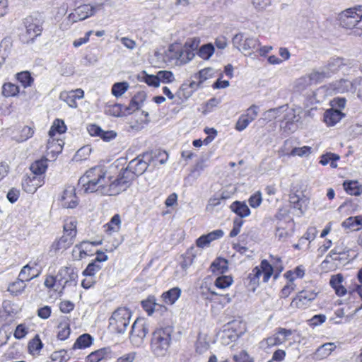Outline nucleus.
<instances>
[{"label": "nucleus", "instance_id": "nucleus-1", "mask_svg": "<svg viewBox=\"0 0 362 362\" xmlns=\"http://www.w3.org/2000/svg\"><path fill=\"white\" fill-rule=\"evenodd\" d=\"M153 157L148 153H143L132 160L126 168L122 170L118 177L111 180L107 176V171L102 166L91 168L81 176L78 187L85 193L97 192L100 195L115 196L129 187L135 177L144 174L152 161Z\"/></svg>", "mask_w": 362, "mask_h": 362}, {"label": "nucleus", "instance_id": "nucleus-2", "mask_svg": "<svg viewBox=\"0 0 362 362\" xmlns=\"http://www.w3.org/2000/svg\"><path fill=\"white\" fill-rule=\"evenodd\" d=\"M173 332V327L169 325L157 328L153 332L150 346L155 356L163 357L166 355L171 344Z\"/></svg>", "mask_w": 362, "mask_h": 362}, {"label": "nucleus", "instance_id": "nucleus-3", "mask_svg": "<svg viewBox=\"0 0 362 362\" xmlns=\"http://www.w3.org/2000/svg\"><path fill=\"white\" fill-rule=\"evenodd\" d=\"M132 312L129 309L120 307L115 310L109 319V329L112 332L122 334L129 325Z\"/></svg>", "mask_w": 362, "mask_h": 362}, {"label": "nucleus", "instance_id": "nucleus-4", "mask_svg": "<svg viewBox=\"0 0 362 362\" xmlns=\"http://www.w3.org/2000/svg\"><path fill=\"white\" fill-rule=\"evenodd\" d=\"M340 25L346 29H351L362 22V5L349 8L339 16Z\"/></svg>", "mask_w": 362, "mask_h": 362}, {"label": "nucleus", "instance_id": "nucleus-5", "mask_svg": "<svg viewBox=\"0 0 362 362\" xmlns=\"http://www.w3.org/2000/svg\"><path fill=\"white\" fill-rule=\"evenodd\" d=\"M103 4H98L95 6L83 4L74 9V12L70 13L67 18L72 23L83 21L94 15L97 10L102 9Z\"/></svg>", "mask_w": 362, "mask_h": 362}, {"label": "nucleus", "instance_id": "nucleus-6", "mask_svg": "<svg viewBox=\"0 0 362 362\" xmlns=\"http://www.w3.org/2000/svg\"><path fill=\"white\" fill-rule=\"evenodd\" d=\"M148 331V325L144 319L137 318L131 327L130 340L133 344L139 346L143 343Z\"/></svg>", "mask_w": 362, "mask_h": 362}, {"label": "nucleus", "instance_id": "nucleus-7", "mask_svg": "<svg viewBox=\"0 0 362 362\" xmlns=\"http://www.w3.org/2000/svg\"><path fill=\"white\" fill-rule=\"evenodd\" d=\"M317 293L314 290H303L291 301V308H305L316 298Z\"/></svg>", "mask_w": 362, "mask_h": 362}, {"label": "nucleus", "instance_id": "nucleus-8", "mask_svg": "<svg viewBox=\"0 0 362 362\" xmlns=\"http://www.w3.org/2000/svg\"><path fill=\"white\" fill-rule=\"evenodd\" d=\"M58 278H59V281L62 283V287L59 291V294H61L63 293L66 286L71 285V284L76 286L78 278L77 271L75 268L71 267H62L58 272Z\"/></svg>", "mask_w": 362, "mask_h": 362}, {"label": "nucleus", "instance_id": "nucleus-9", "mask_svg": "<svg viewBox=\"0 0 362 362\" xmlns=\"http://www.w3.org/2000/svg\"><path fill=\"white\" fill-rule=\"evenodd\" d=\"M24 23L26 28V33L30 37V40H28L27 42L28 43L30 41L33 42L35 37L41 35L42 31V22L40 19L29 16L25 19Z\"/></svg>", "mask_w": 362, "mask_h": 362}, {"label": "nucleus", "instance_id": "nucleus-10", "mask_svg": "<svg viewBox=\"0 0 362 362\" xmlns=\"http://www.w3.org/2000/svg\"><path fill=\"white\" fill-rule=\"evenodd\" d=\"M294 332L295 330L293 329L278 327L273 336L266 339V342L268 346H271L281 345L284 344Z\"/></svg>", "mask_w": 362, "mask_h": 362}, {"label": "nucleus", "instance_id": "nucleus-11", "mask_svg": "<svg viewBox=\"0 0 362 362\" xmlns=\"http://www.w3.org/2000/svg\"><path fill=\"white\" fill-rule=\"evenodd\" d=\"M37 263L29 262L21 269L18 276L21 279L25 282L30 281V280L35 279L40 274V270L37 269Z\"/></svg>", "mask_w": 362, "mask_h": 362}, {"label": "nucleus", "instance_id": "nucleus-12", "mask_svg": "<svg viewBox=\"0 0 362 362\" xmlns=\"http://www.w3.org/2000/svg\"><path fill=\"white\" fill-rule=\"evenodd\" d=\"M44 183L45 177L31 175L28 176L22 181V187L26 192L33 194Z\"/></svg>", "mask_w": 362, "mask_h": 362}, {"label": "nucleus", "instance_id": "nucleus-13", "mask_svg": "<svg viewBox=\"0 0 362 362\" xmlns=\"http://www.w3.org/2000/svg\"><path fill=\"white\" fill-rule=\"evenodd\" d=\"M114 353L110 347H104L91 352L86 357V362H100L103 360L111 359Z\"/></svg>", "mask_w": 362, "mask_h": 362}, {"label": "nucleus", "instance_id": "nucleus-14", "mask_svg": "<svg viewBox=\"0 0 362 362\" xmlns=\"http://www.w3.org/2000/svg\"><path fill=\"white\" fill-rule=\"evenodd\" d=\"M72 186L66 187L62 196V206L67 209H74L78 205V198Z\"/></svg>", "mask_w": 362, "mask_h": 362}, {"label": "nucleus", "instance_id": "nucleus-15", "mask_svg": "<svg viewBox=\"0 0 362 362\" xmlns=\"http://www.w3.org/2000/svg\"><path fill=\"white\" fill-rule=\"evenodd\" d=\"M74 240L75 237L64 233L59 240L53 243L52 248L55 252L62 253L74 244Z\"/></svg>", "mask_w": 362, "mask_h": 362}, {"label": "nucleus", "instance_id": "nucleus-16", "mask_svg": "<svg viewBox=\"0 0 362 362\" xmlns=\"http://www.w3.org/2000/svg\"><path fill=\"white\" fill-rule=\"evenodd\" d=\"M345 114L343 113L340 110L331 108L327 110L324 113V122L328 126H334L339 122L344 117Z\"/></svg>", "mask_w": 362, "mask_h": 362}, {"label": "nucleus", "instance_id": "nucleus-17", "mask_svg": "<svg viewBox=\"0 0 362 362\" xmlns=\"http://www.w3.org/2000/svg\"><path fill=\"white\" fill-rule=\"evenodd\" d=\"M230 209L240 219L249 216L251 214L250 208L245 202H233L230 206Z\"/></svg>", "mask_w": 362, "mask_h": 362}, {"label": "nucleus", "instance_id": "nucleus-18", "mask_svg": "<svg viewBox=\"0 0 362 362\" xmlns=\"http://www.w3.org/2000/svg\"><path fill=\"white\" fill-rule=\"evenodd\" d=\"M262 275V271L259 267H255L248 274L247 281V286L249 291L255 292L259 284V279Z\"/></svg>", "mask_w": 362, "mask_h": 362}, {"label": "nucleus", "instance_id": "nucleus-19", "mask_svg": "<svg viewBox=\"0 0 362 362\" xmlns=\"http://www.w3.org/2000/svg\"><path fill=\"white\" fill-rule=\"evenodd\" d=\"M47 162L48 159L46 158H43L33 162L30 167V170L32 172V175L45 177L44 174L45 173L48 167Z\"/></svg>", "mask_w": 362, "mask_h": 362}, {"label": "nucleus", "instance_id": "nucleus-20", "mask_svg": "<svg viewBox=\"0 0 362 362\" xmlns=\"http://www.w3.org/2000/svg\"><path fill=\"white\" fill-rule=\"evenodd\" d=\"M336 345L332 342L325 343L317 349L313 354V358L322 360L328 357L335 349Z\"/></svg>", "mask_w": 362, "mask_h": 362}, {"label": "nucleus", "instance_id": "nucleus-21", "mask_svg": "<svg viewBox=\"0 0 362 362\" xmlns=\"http://www.w3.org/2000/svg\"><path fill=\"white\" fill-rule=\"evenodd\" d=\"M341 226L352 231L358 230L362 228V215L347 218L342 222Z\"/></svg>", "mask_w": 362, "mask_h": 362}, {"label": "nucleus", "instance_id": "nucleus-22", "mask_svg": "<svg viewBox=\"0 0 362 362\" xmlns=\"http://www.w3.org/2000/svg\"><path fill=\"white\" fill-rule=\"evenodd\" d=\"M93 340L94 339L90 334H83L76 339L72 349L75 350L88 348L92 345Z\"/></svg>", "mask_w": 362, "mask_h": 362}, {"label": "nucleus", "instance_id": "nucleus-23", "mask_svg": "<svg viewBox=\"0 0 362 362\" xmlns=\"http://www.w3.org/2000/svg\"><path fill=\"white\" fill-rule=\"evenodd\" d=\"M182 291L179 287H174L162 294L163 301L169 305L174 304L180 297Z\"/></svg>", "mask_w": 362, "mask_h": 362}, {"label": "nucleus", "instance_id": "nucleus-24", "mask_svg": "<svg viewBox=\"0 0 362 362\" xmlns=\"http://www.w3.org/2000/svg\"><path fill=\"white\" fill-rule=\"evenodd\" d=\"M344 189L351 195L359 196L362 194V185L358 181L346 180L343 183Z\"/></svg>", "mask_w": 362, "mask_h": 362}, {"label": "nucleus", "instance_id": "nucleus-25", "mask_svg": "<svg viewBox=\"0 0 362 362\" xmlns=\"http://www.w3.org/2000/svg\"><path fill=\"white\" fill-rule=\"evenodd\" d=\"M355 86V80L354 81H351L347 79H341L334 84V89L337 93H342L356 89Z\"/></svg>", "mask_w": 362, "mask_h": 362}, {"label": "nucleus", "instance_id": "nucleus-26", "mask_svg": "<svg viewBox=\"0 0 362 362\" xmlns=\"http://www.w3.org/2000/svg\"><path fill=\"white\" fill-rule=\"evenodd\" d=\"M195 56V53H192L186 49L185 46H182L180 49L177 50L173 57L178 59L182 64H187L190 62Z\"/></svg>", "mask_w": 362, "mask_h": 362}, {"label": "nucleus", "instance_id": "nucleus-27", "mask_svg": "<svg viewBox=\"0 0 362 362\" xmlns=\"http://www.w3.org/2000/svg\"><path fill=\"white\" fill-rule=\"evenodd\" d=\"M228 264L226 259L218 257L212 262L210 268L212 273L224 274L228 270Z\"/></svg>", "mask_w": 362, "mask_h": 362}, {"label": "nucleus", "instance_id": "nucleus-28", "mask_svg": "<svg viewBox=\"0 0 362 362\" xmlns=\"http://www.w3.org/2000/svg\"><path fill=\"white\" fill-rule=\"evenodd\" d=\"M44 285L48 289L58 292L59 293L61 288L62 287V281H59L58 274L55 276L52 275L47 276L44 281Z\"/></svg>", "mask_w": 362, "mask_h": 362}, {"label": "nucleus", "instance_id": "nucleus-29", "mask_svg": "<svg viewBox=\"0 0 362 362\" xmlns=\"http://www.w3.org/2000/svg\"><path fill=\"white\" fill-rule=\"evenodd\" d=\"M298 121V119L297 118L294 110H291L284 116V119L281 121V127L291 130L295 128V122Z\"/></svg>", "mask_w": 362, "mask_h": 362}, {"label": "nucleus", "instance_id": "nucleus-30", "mask_svg": "<svg viewBox=\"0 0 362 362\" xmlns=\"http://www.w3.org/2000/svg\"><path fill=\"white\" fill-rule=\"evenodd\" d=\"M330 76V71H327L325 66H322L319 70L314 71L310 74V80L317 83L322 82L325 78H329Z\"/></svg>", "mask_w": 362, "mask_h": 362}, {"label": "nucleus", "instance_id": "nucleus-31", "mask_svg": "<svg viewBox=\"0 0 362 362\" xmlns=\"http://www.w3.org/2000/svg\"><path fill=\"white\" fill-rule=\"evenodd\" d=\"M344 65H346L344 59L337 57L330 59L325 67L327 71H330V75L332 76V74L336 73L342 66Z\"/></svg>", "mask_w": 362, "mask_h": 362}, {"label": "nucleus", "instance_id": "nucleus-32", "mask_svg": "<svg viewBox=\"0 0 362 362\" xmlns=\"http://www.w3.org/2000/svg\"><path fill=\"white\" fill-rule=\"evenodd\" d=\"M339 158L340 157L337 154L327 153L321 156L320 163L322 165L329 164L331 168H335L337 167V161L339 160Z\"/></svg>", "mask_w": 362, "mask_h": 362}, {"label": "nucleus", "instance_id": "nucleus-33", "mask_svg": "<svg viewBox=\"0 0 362 362\" xmlns=\"http://www.w3.org/2000/svg\"><path fill=\"white\" fill-rule=\"evenodd\" d=\"M141 306L148 315H151L153 313L154 310H156V307L157 306L163 308L165 310H167L165 306H162L156 303L154 297L153 296L148 297L147 299L142 300Z\"/></svg>", "mask_w": 362, "mask_h": 362}, {"label": "nucleus", "instance_id": "nucleus-34", "mask_svg": "<svg viewBox=\"0 0 362 362\" xmlns=\"http://www.w3.org/2000/svg\"><path fill=\"white\" fill-rule=\"evenodd\" d=\"M215 51L214 46L211 43H206L200 47L197 50V54L202 59L207 60L209 59Z\"/></svg>", "mask_w": 362, "mask_h": 362}, {"label": "nucleus", "instance_id": "nucleus-35", "mask_svg": "<svg viewBox=\"0 0 362 362\" xmlns=\"http://www.w3.org/2000/svg\"><path fill=\"white\" fill-rule=\"evenodd\" d=\"M66 131V126L64 123V122L62 119H56L53 124L52 125L49 131V136L50 137H53L56 133L58 134H63Z\"/></svg>", "mask_w": 362, "mask_h": 362}, {"label": "nucleus", "instance_id": "nucleus-36", "mask_svg": "<svg viewBox=\"0 0 362 362\" xmlns=\"http://www.w3.org/2000/svg\"><path fill=\"white\" fill-rule=\"evenodd\" d=\"M259 269L262 271V274H263V281L267 282L274 273L273 266L267 259H263L261 262Z\"/></svg>", "mask_w": 362, "mask_h": 362}, {"label": "nucleus", "instance_id": "nucleus-37", "mask_svg": "<svg viewBox=\"0 0 362 362\" xmlns=\"http://www.w3.org/2000/svg\"><path fill=\"white\" fill-rule=\"evenodd\" d=\"M124 107V105H122L121 104L115 103L112 105L108 106L105 109V112H106V114L111 115V116L117 117H122V116L127 115Z\"/></svg>", "mask_w": 362, "mask_h": 362}, {"label": "nucleus", "instance_id": "nucleus-38", "mask_svg": "<svg viewBox=\"0 0 362 362\" xmlns=\"http://www.w3.org/2000/svg\"><path fill=\"white\" fill-rule=\"evenodd\" d=\"M25 287V282L21 279L20 276H18L17 281L9 284L8 291L12 294L17 296L22 293Z\"/></svg>", "mask_w": 362, "mask_h": 362}, {"label": "nucleus", "instance_id": "nucleus-39", "mask_svg": "<svg viewBox=\"0 0 362 362\" xmlns=\"http://www.w3.org/2000/svg\"><path fill=\"white\" fill-rule=\"evenodd\" d=\"M57 338L59 340H66L70 335L71 329L69 323L66 320L61 322L58 325Z\"/></svg>", "mask_w": 362, "mask_h": 362}, {"label": "nucleus", "instance_id": "nucleus-40", "mask_svg": "<svg viewBox=\"0 0 362 362\" xmlns=\"http://www.w3.org/2000/svg\"><path fill=\"white\" fill-rule=\"evenodd\" d=\"M194 248L192 247L182 255V261L180 262V266L183 269H187L191 266L195 258V255L193 253Z\"/></svg>", "mask_w": 362, "mask_h": 362}, {"label": "nucleus", "instance_id": "nucleus-41", "mask_svg": "<svg viewBox=\"0 0 362 362\" xmlns=\"http://www.w3.org/2000/svg\"><path fill=\"white\" fill-rule=\"evenodd\" d=\"M19 93V87L11 83H6L2 87V94L5 97H14Z\"/></svg>", "mask_w": 362, "mask_h": 362}, {"label": "nucleus", "instance_id": "nucleus-42", "mask_svg": "<svg viewBox=\"0 0 362 362\" xmlns=\"http://www.w3.org/2000/svg\"><path fill=\"white\" fill-rule=\"evenodd\" d=\"M42 347L43 344L37 334L28 343L29 352L33 355L38 353Z\"/></svg>", "mask_w": 362, "mask_h": 362}, {"label": "nucleus", "instance_id": "nucleus-43", "mask_svg": "<svg viewBox=\"0 0 362 362\" xmlns=\"http://www.w3.org/2000/svg\"><path fill=\"white\" fill-rule=\"evenodd\" d=\"M233 281V278L230 276L222 275L216 278L214 285L218 288L224 289L229 287Z\"/></svg>", "mask_w": 362, "mask_h": 362}, {"label": "nucleus", "instance_id": "nucleus-44", "mask_svg": "<svg viewBox=\"0 0 362 362\" xmlns=\"http://www.w3.org/2000/svg\"><path fill=\"white\" fill-rule=\"evenodd\" d=\"M17 80L25 88L29 87L33 83V78L31 76L30 72L22 71L16 75Z\"/></svg>", "mask_w": 362, "mask_h": 362}, {"label": "nucleus", "instance_id": "nucleus-45", "mask_svg": "<svg viewBox=\"0 0 362 362\" xmlns=\"http://www.w3.org/2000/svg\"><path fill=\"white\" fill-rule=\"evenodd\" d=\"M129 84L127 82H117L113 84L112 87V93L115 97L122 95L128 89Z\"/></svg>", "mask_w": 362, "mask_h": 362}, {"label": "nucleus", "instance_id": "nucleus-46", "mask_svg": "<svg viewBox=\"0 0 362 362\" xmlns=\"http://www.w3.org/2000/svg\"><path fill=\"white\" fill-rule=\"evenodd\" d=\"M259 46V40L255 37L245 38L243 45V51H250L253 49H257Z\"/></svg>", "mask_w": 362, "mask_h": 362}, {"label": "nucleus", "instance_id": "nucleus-47", "mask_svg": "<svg viewBox=\"0 0 362 362\" xmlns=\"http://www.w3.org/2000/svg\"><path fill=\"white\" fill-rule=\"evenodd\" d=\"M59 98L67 103V105L72 108L77 107V103L76 96L71 92H62Z\"/></svg>", "mask_w": 362, "mask_h": 362}, {"label": "nucleus", "instance_id": "nucleus-48", "mask_svg": "<svg viewBox=\"0 0 362 362\" xmlns=\"http://www.w3.org/2000/svg\"><path fill=\"white\" fill-rule=\"evenodd\" d=\"M34 134V129L29 126H24L21 130L20 135L16 140L21 143L27 141L31 138Z\"/></svg>", "mask_w": 362, "mask_h": 362}, {"label": "nucleus", "instance_id": "nucleus-49", "mask_svg": "<svg viewBox=\"0 0 362 362\" xmlns=\"http://www.w3.org/2000/svg\"><path fill=\"white\" fill-rule=\"evenodd\" d=\"M86 243H88V242L83 241L80 244H77L74 246L72 252L74 259L81 260L82 258L88 255L86 251L82 249L83 245Z\"/></svg>", "mask_w": 362, "mask_h": 362}, {"label": "nucleus", "instance_id": "nucleus-50", "mask_svg": "<svg viewBox=\"0 0 362 362\" xmlns=\"http://www.w3.org/2000/svg\"><path fill=\"white\" fill-rule=\"evenodd\" d=\"M102 269V267L100 264L96 263V262L93 261L90 262L86 268L83 271L82 274L83 276H93L98 272Z\"/></svg>", "mask_w": 362, "mask_h": 362}, {"label": "nucleus", "instance_id": "nucleus-51", "mask_svg": "<svg viewBox=\"0 0 362 362\" xmlns=\"http://www.w3.org/2000/svg\"><path fill=\"white\" fill-rule=\"evenodd\" d=\"M214 74V69L209 67L200 70L197 74H195L194 77L199 80V83H203L208 78H211Z\"/></svg>", "mask_w": 362, "mask_h": 362}, {"label": "nucleus", "instance_id": "nucleus-52", "mask_svg": "<svg viewBox=\"0 0 362 362\" xmlns=\"http://www.w3.org/2000/svg\"><path fill=\"white\" fill-rule=\"evenodd\" d=\"M349 252V249L344 245L343 243H338L329 253L327 256V259L328 257H332V255H346Z\"/></svg>", "mask_w": 362, "mask_h": 362}, {"label": "nucleus", "instance_id": "nucleus-53", "mask_svg": "<svg viewBox=\"0 0 362 362\" xmlns=\"http://www.w3.org/2000/svg\"><path fill=\"white\" fill-rule=\"evenodd\" d=\"M141 77L150 86L158 87L160 86L157 75H151L148 74L146 71H143Z\"/></svg>", "mask_w": 362, "mask_h": 362}, {"label": "nucleus", "instance_id": "nucleus-54", "mask_svg": "<svg viewBox=\"0 0 362 362\" xmlns=\"http://www.w3.org/2000/svg\"><path fill=\"white\" fill-rule=\"evenodd\" d=\"M91 148L90 146H84L80 149H78L75 156L74 158L76 160H86L88 156L90 154Z\"/></svg>", "mask_w": 362, "mask_h": 362}, {"label": "nucleus", "instance_id": "nucleus-55", "mask_svg": "<svg viewBox=\"0 0 362 362\" xmlns=\"http://www.w3.org/2000/svg\"><path fill=\"white\" fill-rule=\"evenodd\" d=\"M159 83L160 82L163 83H168L173 81L174 76L170 71H159L157 73Z\"/></svg>", "mask_w": 362, "mask_h": 362}, {"label": "nucleus", "instance_id": "nucleus-56", "mask_svg": "<svg viewBox=\"0 0 362 362\" xmlns=\"http://www.w3.org/2000/svg\"><path fill=\"white\" fill-rule=\"evenodd\" d=\"M283 224L284 223L281 221L278 222L275 233L276 238L281 241L285 240L289 235L288 230L283 226Z\"/></svg>", "mask_w": 362, "mask_h": 362}, {"label": "nucleus", "instance_id": "nucleus-57", "mask_svg": "<svg viewBox=\"0 0 362 362\" xmlns=\"http://www.w3.org/2000/svg\"><path fill=\"white\" fill-rule=\"evenodd\" d=\"M66 354L67 351L65 349L54 351L51 355V359L54 361L59 360V362H67L69 357Z\"/></svg>", "mask_w": 362, "mask_h": 362}, {"label": "nucleus", "instance_id": "nucleus-58", "mask_svg": "<svg viewBox=\"0 0 362 362\" xmlns=\"http://www.w3.org/2000/svg\"><path fill=\"white\" fill-rule=\"evenodd\" d=\"M250 122L252 121L245 115H242L236 122L235 129L242 132L247 128Z\"/></svg>", "mask_w": 362, "mask_h": 362}, {"label": "nucleus", "instance_id": "nucleus-59", "mask_svg": "<svg viewBox=\"0 0 362 362\" xmlns=\"http://www.w3.org/2000/svg\"><path fill=\"white\" fill-rule=\"evenodd\" d=\"M64 233L71 235V237L76 236V223L74 221L66 222L64 225Z\"/></svg>", "mask_w": 362, "mask_h": 362}, {"label": "nucleus", "instance_id": "nucleus-60", "mask_svg": "<svg viewBox=\"0 0 362 362\" xmlns=\"http://www.w3.org/2000/svg\"><path fill=\"white\" fill-rule=\"evenodd\" d=\"M262 202V194L259 191L251 195L248 199V203L250 206L255 209L259 206Z\"/></svg>", "mask_w": 362, "mask_h": 362}, {"label": "nucleus", "instance_id": "nucleus-61", "mask_svg": "<svg viewBox=\"0 0 362 362\" xmlns=\"http://www.w3.org/2000/svg\"><path fill=\"white\" fill-rule=\"evenodd\" d=\"M200 43V40L199 38L194 37L191 39H188L184 46L186 47V49L192 53H195L194 52L198 49L199 45Z\"/></svg>", "mask_w": 362, "mask_h": 362}, {"label": "nucleus", "instance_id": "nucleus-62", "mask_svg": "<svg viewBox=\"0 0 362 362\" xmlns=\"http://www.w3.org/2000/svg\"><path fill=\"white\" fill-rule=\"evenodd\" d=\"M243 223L244 221L239 218H234L233 226L229 234V236L230 238H234L239 234V233L240 232L241 227L243 225Z\"/></svg>", "mask_w": 362, "mask_h": 362}, {"label": "nucleus", "instance_id": "nucleus-63", "mask_svg": "<svg viewBox=\"0 0 362 362\" xmlns=\"http://www.w3.org/2000/svg\"><path fill=\"white\" fill-rule=\"evenodd\" d=\"M311 153V148L310 146H304L303 147L294 148L292 149L291 154L292 156H307Z\"/></svg>", "mask_w": 362, "mask_h": 362}, {"label": "nucleus", "instance_id": "nucleus-64", "mask_svg": "<svg viewBox=\"0 0 362 362\" xmlns=\"http://www.w3.org/2000/svg\"><path fill=\"white\" fill-rule=\"evenodd\" d=\"M28 334V328L23 324L18 325L13 333V336L17 339H21L24 338Z\"/></svg>", "mask_w": 362, "mask_h": 362}]
</instances>
